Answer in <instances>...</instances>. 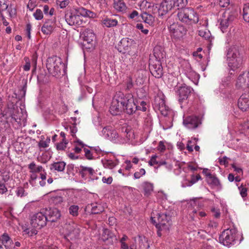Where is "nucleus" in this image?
Here are the masks:
<instances>
[{
  "mask_svg": "<svg viewBox=\"0 0 249 249\" xmlns=\"http://www.w3.org/2000/svg\"><path fill=\"white\" fill-rule=\"evenodd\" d=\"M93 13L81 7L66 12L65 18L67 23L71 26H81L83 23L81 17H92Z\"/></svg>",
  "mask_w": 249,
  "mask_h": 249,
  "instance_id": "obj_1",
  "label": "nucleus"
},
{
  "mask_svg": "<svg viewBox=\"0 0 249 249\" xmlns=\"http://www.w3.org/2000/svg\"><path fill=\"white\" fill-rule=\"evenodd\" d=\"M227 60L230 70L235 71L241 67L242 58L237 47L231 46L228 49L227 53Z\"/></svg>",
  "mask_w": 249,
  "mask_h": 249,
  "instance_id": "obj_2",
  "label": "nucleus"
},
{
  "mask_svg": "<svg viewBox=\"0 0 249 249\" xmlns=\"http://www.w3.org/2000/svg\"><path fill=\"white\" fill-rule=\"evenodd\" d=\"M177 16L179 21L188 25L196 24L199 20L196 13L190 8L179 10Z\"/></svg>",
  "mask_w": 249,
  "mask_h": 249,
  "instance_id": "obj_3",
  "label": "nucleus"
},
{
  "mask_svg": "<svg viewBox=\"0 0 249 249\" xmlns=\"http://www.w3.org/2000/svg\"><path fill=\"white\" fill-rule=\"evenodd\" d=\"M64 67L62 59L56 56L49 57L46 62V68L49 72L53 76H59L61 71Z\"/></svg>",
  "mask_w": 249,
  "mask_h": 249,
  "instance_id": "obj_4",
  "label": "nucleus"
},
{
  "mask_svg": "<svg viewBox=\"0 0 249 249\" xmlns=\"http://www.w3.org/2000/svg\"><path fill=\"white\" fill-rule=\"evenodd\" d=\"M64 67L62 59L56 56L49 57L46 62V68L49 72L53 76H59L61 71Z\"/></svg>",
  "mask_w": 249,
  "mask_h": 249,
  "instance_id": "obj_5",
  "label": "nucleus"
},
{
  "mask_svg": "<svg viewBox=\"0 0 249 249\" xmlns=\"http://www.w3.org/2000/svg\"><path fill=\"white\" fill-rule=\"evenodd\" d=\"M239 234L234 227L224 230L219 236L220 242L228 247L235 244L238 240Z\"/></svg>",
  "mask_w": 249,
  "mask_h": 249,
  "instance_id": "obj_6",
  "label": "nucleus"
},
{
  "mask_svg": "<svg viewBox=\"0 0 249 249\" xmlns=\"http://www.w3.org/2000/svg\"><path fill=\"white\" fill-rule=\"evenodd\" d=\"M124 94L122 92H117L114 96L109 109L111 114L113 115H117L124 110Z\"/></svg>",
  "mask_w": 249,
  "mask_h": 249,
  "instance_id": "obj_7",
  "label": "nucleus"
},
{
  "mask_svg": "<svg viewBox=\"0 0 249 249\" xmlns=\"http://www.w3.org/2000/svg\"><path fill=\"white\" fill-rule=\"evenodd\" d=\"M171 226L170 217L165 213L159 214L158 222L156 225L158 229L157 234L160 237L162 233H167Z\"/></svg>",
  "mask_w": 249,
  "mask_h": 249,
  "instance_id": "obj_8",
  "label": "nucleus"
},
{
  "mask_svg": "<svg viewBox=\"0 0 249 249\" xmlns=\"http://www.w3.org/2000/svg\"><path fill=\"white\" fill-rule=\"evenodd\" d=\"M47 222V215L43 209L30 216V223L34 228L40 229L46 225Z\"/></svg>",
  "mask_w": 249,
  "mask_h": 249,
  "instance_id": "obj_9",
  "label": "nucleus"
},
{
  "mask_svg": "<svg viewBox=\"0 0 249 249\" xmlns=\"http://www.w3.org/2000/svg\"><path fill=\"white\" fill-rule=\"evenodd\" d=\"M124 110L129 115L132 114L138 109V106L135 102L133 96L131 94L124 95Z\"/></svg>",
  "mask_w": 249,
  "mask_h": 249,
  "instance_id": "obj_10",
  "label": "nucleus"
},
{
  "mask_svg": "<svg viewBox=\"0 0 249 249\" xmlns=\"http://www.w3.org/2000/svg\"><path fill=\"white\" fill-rule=\"evenodd\" d=\"M235 16L232 12H225L220 18V28L224 33L229 26L234 20Z\"/></svg>",
  "mask_w": 249,
  "mask_h": 249,
  "instance_id": "obj_11",
  "label": "nucleus"
},
{
  "mask_svg": "<svg viewBox=\"0 0 249 249\" xmlns=\"http://www.w3.org/2000/svg\"><path fill=\"white\" fill-rule=\"evenodd\" d=\"M176 0H163L159 6H156L158 15L162 17L175 6Z\"/></svg>",
  "mask_w": 249,
  "mask_h": 249,
  "instance_id": "obj_12",
  "label": "nucleus"
},
{
  "mask_svg": "<svg viewBox=\"0 0 249 249\" xmlns=\"http://www.w3.org/2000/svg\"><path fill=\"white\" fill-rule=\"evenodd\" d=\"M235 86L237 89L241 90L249 88V72L240 74L236 79Z\"/></svg>",
  "mask_w": 249,
  "mask_h": 249,
  "instance_id": "obj_13",
  "label": "nucleus"
},
{
  "mask_svg": "<svg viewBox=\"0 0 249 249\" xmlns=\"http://www.w3.org/2000/svg\"><path fill=\"white\" fill-rule=\"evenodd\" d=\"M170 34L176 38L182 37L186 33L185 27L178 23H173L168 27Z\"/></svg>",
  "mask_w": 249,
  "mask_h": 249,
  "instance_id": "obj_14",
  "label": "nucleus"
},
{
  "mask_svg": "<svg viewBox=\"0 0 249 249\" xmlns=\"http://www.w3.org/2000/svg\"><path fill=\"white\" fill-rule=\"evenodd\" d=\"M183 124L188 129H194L201 124V122L199 118L196 116H188L184 118Z\"/></svg>",
  "mask_w": 249,
  "mask_h": 249,
  "instance_id": "obj_15",
  "label": "nucleus"
},
{
  "mask_svg": "<svg viewBox=\"0 0 249 249\" xmlns=\"http://www.w3.org/2000/svg\"><path fill=\"white\" fill-rule=\"evenodd\" d=\"M102 133L106 139L114 142H119V135L113 127L107 126L104 127Z\"/></svg>",
  "mask_w": 249,
  "mask_h": 249,
  "instance_id": "obj_16",
  "label": "nucleus"
},
{
  "mask_svg": "<svg viewBox=\"0 0 249 249\" xmlns=\"http://www.w3.org/2000/svg\"><path fill=\"white\" fill-rule=\"evenodd\" d=\"M149 70L151 74L156 78H160L163 74V69L161 62L156 60L149 64Z\"/></svg>",
  "mask_w": 249,
  "mask_h": 249,
  "instance_id": "obj_17",
  "label": "nucleus"
},
{
  "mask_svg": "<svg viewBox=\"0 0 249 249\" xmlns=\"http://www.w3.org/2000/svg\"><path fill=\"white\" fill-rule=\"evenodd\" d=\"M43 210L45 214L47 215V221L55 222L57 221L61 217V212L56 208H49Z\"/></svg>",
  "mask_w": 249,
  "mask_h": 249,
  "instance_id": "obj_18",
  "label": "nucleus"
},
{
  "mask_svg": "<svg viewBox=\"0 0 249 249\" xmlns=\"http://www.w3.org/2000/svg\"><path fill=\"white\" fill-rule=\"evenodd\" d=\"M134 138V132L130 128L123 127L121 129V137L119 136V142H127Z\"/></svg>",
  "mask_w": 249,
  "mask_h": 249,
  "instance_id": "obj_19",
  "label": "nucleus"
},
{
  "mask_svg": "<svg viewBox=\"0 0 249 249\" xmlns=\"http://www.w3.org/2000/svg\"><path fill=\"white\" fill-rule=\"evenodd\" d=\"M101 240L107 244H113L117 241L115 234L108 229H104L101 236Z\"/></svg>",
  "mask_w": 249,
  "mask_h": 249,
  "instance_id": "obj_20",
  "label": "nucleus"
},
{
  "mask_svg": "<svg viewBox=\"0 0 249 249\" xmlns=\"http://www.w3.org/2000/svg\"><path fill=\"white\" fill-rule=\"evenodd\" d=\"M193 91V89L190 87L183 86L179 87L177 91L179 101L181 102L186 100Z\"/></svg>",
  "mask_w": 249,
  "mask_h": 249,
  "instance_id": "obj_21",
  "label": "nucleus"
},
{
  "mask_svg": "<svg viewBox=\"0 0 249 249\" xmlns=\"http://www.w3.org/2000/svg\"><path fill=\"white\" fill-rule=\"evenodd\" d=\"M206 181L212 189H215L218 191L222 189V185L215 175L213 174L211 176L209 177L208 178H206Z\"/></svg>",
  "mask_w": 249,
  "mask_h": 249,
  "instance_id": "obj_22",
  "label": "nucleus"
},
{
  "mask_svg": "<svg viewBox=\"0 0 249 249\" xmlns=\"http://www.w3.org/2000/svg\"><path fill=\"white\" fill-rule=\"evenodd\" d=\"M238 107L243 111L249 108V94H243L238 101Z\"/></svg>",
  "mask_w": 249,
  "mask_h": 249,
  "instance_id": "obj_23",
  "label": "nucleus"
},
{
  "mask_svg": "<svg viewBox=\"0 0 249 249\" xmlns=\"http://www.w3.org/2000/svg\"><path fill=\"white\" fill-rule=\"evenodd\" d=\"M55 21L53 19L46 20L41 28V31L44 34L50 35L55 27Z\"/></svg>",
  "mask_w": 249,
  "mask_h": 249,
  "instance_id": "obj_24",
  "label": "nucleus"
},
{
  "mask_svg": "<svg viewBox=\"0 0 249 249\" xmlns=\"http://www.w3.org/2000/svg\"><path fill=\"white\" fill-rule=\"evenodd\" d=\"M156 102L157 107L161 114L164 116H167L169 111V108L165 105L164 100L162 98H159L156 99Z\"/></svg>",
  "mask_w": 249,
  "mask_h": 249,
  "instance_id": "obj_25",
  "label": "nucleus"
},
{
  "mask_svg": "<svg viewBox=\"0 0 249 249\" xmlns=\"http://www.w3.org/2000/svg\"><path fill=\"white\" fill-rule=\"evenodd\" d=\"M132 40L128 38H123L118 45V50L122 53H124L132 45Z\"/></svg>",
  "mask_w": 249,
  "mask_h": 249,
  "instance_id": "obj_26",
  "label": "nucleus"
},
{
  "mask_svg": "<svg viewBox=\"0 0 249 249\" xmlns=\"http://www.w3.org/2000/svg\"><path fill=\"white\" fill-rule=\"evenodd\" d=\"M13 244V241L11 237L6 233H4L0 237V245H2L7 248L11 249Z\"/></svg>",
  "mask_w": 249,
  "mask_h": 249,
  "instance_id": "obj_27",
  "label": "nucleus"
},
{
  "mask_svg": "<svg viewBox=\"0 0 249 249\" xmlns=\"http://www.w3.org/2000/svg\"><path fill=\"white\" fill-rule=\"evenodd\" d=\"M83 38L85 42L88 44H92L95 38V36L93 31L90 29H86L83 33Z\"/></svg>",
  "mask_w": 249,
  "mask_h": 249,
  "instance_id": "obj_28",
  "label": "nucleus"
},
{
  "mask_svg": "<svg viewBox=\"0 0 249 249\" xmlns=\"http://www.w3.org/2000/svg\"><path fill=\"white\" fill-rule=\"evenodd\" d=\"M94 174L95 171L92 168L82 165L80 166L79 174L83 178H85L88 175L92 176Z\"/></svg>",
  "mask_w": 249,
  "mask_h": 249,
  "instance_id": "obj_29",
  "label": "nucleus"
},
{
  "mask_svg": "<svg viewBox=\"0 0 249 249\" xmlns=\"http://www.w3.org/2000/svg\"><path fill=\"white\" fill-rule=\"evenodd\" d=\"M49 203L51 205L62 207L64 206L63 198L60 196L53 195L50 197Z\"/></svg>",
  "mask_w": 249,
  "mask_h": 249,
  "instance_id": "obj_30",
  "label": "nucleus"
},
{
  "mask_svg": "<svg viewBox=\"0 0 249 249\" xmlns=\"http://www.w3.org/2000/svg\"><path fill=\"white\" fill-rule=\"evenodd\" d=\"M114 8L117 11L120 12H124L127 9V7L124 0H114Z\"/></svg>",
  "mask_w": 249,
  "mask_h": 249,
  "instance_id": "obj_31",
  "label": "nucleus"
},
{
  "mask_svg": "<svg viewBox=\"0 0 249 249\" xmlns=\"http://www.w3.org/2000/svg\"><path fill=\"white\" fill-rule=\"evenodd\" d=\"M144 191V195L146 196H149L153 191V184L151 183L145 181L142 184Z\"/></svg>",
  "mask_w": 249,
  "mask_h": 249,
  "instance_id": "obj_32",
  "label": "nucleus"
},
{
  "mask_svg": "<svg viewBox=\"0 0 249 249\" xmlns=\"http://www.w3.org/2000/svg\"><path fill=\"white\" fill-rule=\"evenodd\" d=\"M66 166V163L64 161H57L52 163L51 165V170H54L57 172H62L64 170Z\"/></svg>",
  "mask_w": 249,
  "mask_h": 249,
  "instance_id": "obj_33",
  "label": "nucleus"
},
{
  "mask_svg": "<svg viewBox=\"0 0 249 249\" xmlns=\"http://www.w3.org/2000/svg\"><path fill=\"white\" fill-rule=\"evenodd\" d=\"M28 169L30 173H40L44 172V168L41 165H37L35 162L33 161L28 165Z\"/></svg>",
  "mask_w": 249,
  "mask_h": 249,
  "instance_id": "obj_34",
  "label": "nucleus"
},
{
  "mask_svg": "<svg viewBox=\"0 0 249 249\" xmlns=\"http://www.w3.org/2000/svg\"><path fill=\"white\" fill-rule=\"evenodd\" d=\"M91 207V213L92 214L100 213L104 211V207L100 203H92Z\"/></svg>",
  "mask_w": 249,
  "mask_h": 249,
  "instance_id": "obj_35",
  "label": "nucleus"
},
{
  "mask_svg": "<svg viewBox=\"0 0 249 249\" xmlns=\"http://www.w3.org/2000/svg\"><path fill=\"white\" fill-rule=\"evenodd\" d=\"M141 18L145 23H147L149 25H152L155 20L154 17L150 14L147 13H142L141 15Z\"/></svg>",
  "mask_w": 249,
  "mask_h": 249,
  "instance_id": "obj_36",
  "label": "nucleus"
},
{
  "mask_svg": "<svg viewBox=\"0 0 249 249\" xmlns=\"http://www.w3.org/2000/svg\"><path fill=\"white\" fill-rule=\"evenodd\" d=\"M139 246L141 249H149L150 245L148 239L145 236H139Z\"/></svg>",
  "mask_w": 249,
  "mask_h": 249,
  "instance_id": "obj_37",
  "label": "nucleus"
},
{
  "mask_svg": "<svg viewBox=\"0 0 249 249\" xmlns=\"http://www.w3.org/2000/svg\"><path fill=\"white\" fill-rule=\"evenodd\" d=\"M147 99H139L136 100V103L138 106V109L142 111H145L147 109Z\"/></svg>",
  "mask_w": 249,
  "mask_h": 249,
  "instance_id": "obj_38",
  "label": "nucleus"
},
{
  "mask_svg": "<svg viewBox=\"0 0 249 249\" xmlns=\"http://www.w3.org/2000/svg\"><path fill=\"white\" fill-rule=\"evenodd\" d=\"M102 22L105 26L108 28L116 26L118 24V21L116 19L110 18H105Z\"/></svg>",
  "mask_w": 249,
  "mask_h": 249,
  "instance_id": "obj_39",
  "label": "nucleus"
},
{
  "mask_svg": "<svg viewBox=\"0 0 249 249\" xmlns=\"http://www.w3.org/2000/svg\"><path fill=\"white\" fill-rule=\"evenodd\" d=\"M137 97L136 100L139 99H146L147 92L144 88H141L137 90Z\"/></svg>",
  "mask_w": 249,
  "mask_h": 249,
  "instance_id": "obj_40",
  "label": "nucleus"
},
{
  "mask_svg": "<svg viewBox=\"0 0 249 249\" xmlns=\"http://www.w3.org/2000/svg\"><path fill=\"white\" fill-rule=\"evenodd\" d=\"M102 162L105 168L110 169L113 168L117 164L116 161L111 160H102Z\"/></svg>",
  "mask_w": 249,
  "mask_h": 249,
  "instance_id": "obj_41",
  "label": "nucleus"
},
{
  "mask_svg": "<svg viewBox=\"0 0 249 249\" xmlns=\"http://www.w3.org/2000/svg\"><path fill=\"white\" fill-rule=\"evenodd\" d=\"M129 238L126 235H123V236L120 239V248L121 249H128L129 246L128 244Z\"/></svg>",
  "mask_w": 249,
  "mask_h": 249,
  "instance_id": "obj_42",
  "label": "nucleus"
},
{
  "mask_svg": "<svg viewBox=\"0 0 249 249\" xmlns=\"http://www.w3.org/2000/svg\"><path fill=\"white\" fill-rule=\"evenodd\" d=\"M79 207L78 205H72L69 208V213L73 217H76L79 214Z\"/></svg>",
  "mask_w": 249,
  "mask_h": 249,
  "instance_id": "obj_43",
  "label": "nucleus"
},
{
  "mask_svg": "<svg viewBox=\"0 0 249 249\" xmlns=\"http://www.w3.org/2000/svg\"><path fill=\"white\" fill-rule=\"evenodd\" d=\"M189 217L192 220H196L197 218V209L192 207H188Z\"/></svg>",
  "mask_w": 249,
  "mask_h": 249,
  "instance_id": "obj_44",
  "label": "nucleus"
},
{
  "mask_svg": "<svg viewBox=\"0 0 249 249\" xmlns=\"http://www.w3.org/2000/svg\"><path fill=\"white\" fill-rule=\"evenodd\" d=\"M243 16L245 21L249 22V3L245 4L244 6Z\"/></svg>",
  "mask_w": 249,
  "mask_h": 249,
  "instance_id": "obj_45",
  "label": "nucleus"
},
{
  "mask_svg": "<svg viewBox=\"0 0 249 249\" xmlns=\"http://www.w3.org/2000/svg\"><path fill=\"white\" fill-rule=\"evenodd\" d=\"M79 235V230L78 228H74L68 234V236L71 239L78 238Z\"/></svg>",
  "mask_w": 249,
  "mask_h": 249,
  "instance_id": "obj_46",
  "label": "nucleus"
},
{
  "mask_svg": "<svg viewBox=\"0 0 249 249\" xmlns=\"http://www.w3.org/2000/svg\"><path fill=\"white\" fill-rule=\"evenodd\" d=\"M9 2L8 0H0V14L8 9Z\"/></svg>",
  "mask_w": 249,
  "mask_h": 249,
  "instance_id": "obj_47",
  "label": "nucleus"
},
{
  "mask_svg": "<svg viewBox=\"0 0 249 249\" xmlns=\"http://www.w3.org/2000/svg\"><path fill=\"white\" fill-rule=\"evenodd\" d=\"M191 65L188 62H185L183 65V72L185 75L188 74L190 71H192Z\"/></svg>",
  "mask_w": 249,
  "mask_h": 249,
  "instance_id": "obj_48",
  "label": "nucleus"
},
{
  "mask_svg": "<svg viewBox=\"0 0 249 249\" xmlns=\"http://www.w3.org/2000/svg\"><path fill=\"white\" fill-rule=\"evenodd\" d=\"M187 0H176L175 5L180 8V9L183 8L187 4Z\"/></svg>",
  "mask_w": 249,
  "mask_h": 249,
  "instance_id": "obj_49",
  "label": "nucleus"
},
{
  "mask_svg": "<svg viewBox=\"0 0 249 249\" xmlns=\"http://www.w3.org/2000/svg\"><path fill=\"white\" fill-rule=\"evenodd\" d=\"M145 170L143 168L140 169L138 171H137L134 174V179H139L142 176L145 174Z\"/></svg>",
  "mask_w": 249,
  "mask_h": 249,
  "instance_id": "obj_50",
  "label": "nucleus"
},
{
  "mask_svg": "<svg viewBox=\"0 0 249 249\" xmlns=\"http://www.w3.org/2000/svg\"><path fill=\"white\" fill-rule=\"evenodd\" d=\"M33 16L36 19L39 20H41L43 18V15L42 11L40 9H37L36 12L34 13Z\"/></svg>",
  "mask_w": 249,
  "mask_h": 249,
  "instance_id": "obj_51",
  "label": "nucleus"
},
{
  "mask_svg": "<svg viewBox=\"0 0 249 249\" xmlns=\"http://www.w3.org/2000/svg\"><path fill=\"white\" fill-rule=\"evenodd\" d=\"M68 142L67 140H62V141L57 144L56 147L58 150H63L66 147Z\"/></svg>",
  "mask_w": 249,
  "mask_h": 249,
  "instance_id": "obj_52",
  "label": "nucleus"
},
{
  "mask_svg": "<svg viewBox=\"0 0 249 249\" xmlns=\"http://www.w3.org/2000/svg\"><path fill=\"white\" fill-rule=\"evenodd\" d=\"M186 76L192 81H193L194 79L195 80L196 79H197L198 77V74H197L193 70L190 71L188 74L186 75Z\"/></svg>",
  "mask_w": 249,
  "mask_h": 249,
  "instance_id": "obj_53",
  "label": "nucleus"
},
{
  "mask_svg": "<svg viewBox=\"0 0 249 249\" xmlns=\"http://www.w3.org/2000/svg\"><path fill=\"white\" fill-rule=\"evenodd\" d=\"M16 193L17 196L22 197L26 196L27 194L25 193V190L22 187H18L17 188Z\"/></svg>",
  "mask_w": 249,
  "mask_h": 249,
  "instance_id": "obj_54",
  "label": "nucleus"
},
{
  "mask_svg": "<svg viewBox=\"0 0 249 249\" xmlns=\"http://www.w3.org/2000/svg\"><path fill=\"white\" fill-rule=\"evenodd\" d=\"M238 189L240 191V194L243 198H245L247 196V189L244 187L242 185L238 187Z\"/></svg>",
  "mask_w": 249,
  "mask_h": 249,
  "instance_id": "obj_55",
  "label": "nucleus"
},
{
  "mask_svg": "<svg viewBox=\"0 0 249 249\" xmlns=\"http://www.w3.org/2000/svg\"><path fill=\"white\" fill-rule=\"evenodd\" d=\"M128 17L134 20H138L140 19V17L139 16V13L138 11L136 10L133 11V12L129 15Z\"/></svg>",
  "mask_w": 249,
  "mask_h": 249,
  "instance_id": "obj_56",
  "label": "nucleus"
},
{
  "mask_svg": "<svg viewBox=\"0 0 249 249\" xmlns=\"http://www.w3.org/2000/svg\"><path fill=\"white\" fill-rule=\"evenodd\" d=\"M198 35L200 36L203 37L206 39H208L210 38V33L209 32H205L203 30H200L198 32Z\"/></svg>",
  "mask_w": 249,
  "mask_h": 249,
  "instance_id": "obj_57",
  "label": "nucleus"
},
{
  "mask_svg": "<svg viewBox=\"0 0 249 249\" xmlns=\"http://www.w3.org/2000/svg\"><path fill=\"white\" fill-rule=\"evenodd\" d=\"M24 231L27 234H28L30 236H32L34 235H36L37 233V231L36 229H26Z\"/></svg>",
  "mask_w": 249,
  "mask_h": 249,
  "instance_id": "obj_58",
  "label": "nucleus"
},
{
  "mask_svg": "<svg viewBox=\"0 0 249 249\" xmlns=\"http://www.w3.org/2000/svg\"><path fill=\"white\" fill-rule=\"evenodd\" d=\"M136 27L145 35H147L148 33V30L147 29H144L143 25L142 23H138L136 25Z\"/></svg>",
  "mask_w": 249,
  "mask_h": 249,
  "instance_id": "obj_59",
  "label": "nucleus"
},
{
  "mask_svg": "<svg viewBox=\"0 0 249 249\" xmlns=\"http://www.w3.org/2000/svg\"><path fill=\"white\" fill-rule=\"evenodd\" d=\"M30 179L29 180L30 183L33 185L35 183L36 180L37 178V175L36 173H31Z\"/></svg>",
  "mask_w": 249,
  "mask_h": 249,
  "instance_id": "obj_60",
  "label": "nucleus"
},
{
  "mask_svg": "<svg viewBox=\"0 0 249 249\" xmlns=\"http://www.w3.org/2000/svg\"><path fill=\"white\" fill-rule=\"evenodd\" d=\"M84 151L85 152V155L86 158L88 160H92L93 159L92 154L89 149L87 148H84Z\"/></svg>",
  "mask_w": 249,
  "mask_h": 249,
  "instance_id": "obj_61",
  "label": "nucleus"
},
{
  "mask_svg": "<svg viewBox=\"0 0 249 249\" xmlns=\"http://www.w3.org/2000/svg\"><path fill=\"white\" fill-rule=\"evenodd\" d=\"M24 59L26 63L23 66V68L24 71H28L30 70L31 67L30 62L28 58H25Z\"/></svg>",
  "mask_w": 249,
  "mask_h": 249,
  "instance_id": "obj_62",
  "label": "nucleus"
},
{
  "mask_svg": "<svg viewBox=\"0 0 249 249\" xmlns=\"http://www.w3.org/2000/svg\"><path fill=\"white\" fill-rule=\"evenodd\" d=\"M157 156L154 155L152 156L150 160L148 161V164L150 166H153L155 164H158V161L156 160Z\"/></svg>",
  "mask_w": 249,
  "mask_h": 249,
  "instance_id": "obj_63",
  "label": "nucleus"
},
{
  "mask_svg": "<svg viewBox=\"0 0 249 249\" xmlns=\"http://www.w3.org/2000/svg\"><path fill=\"white\" fill-rule=\"evenodd\" d=\"M201 179V176L199 174H197L196 176L193 175L191 177V183L192 184H194Z\"/></svg>",
  "mask_w": 249,
  "mask_h": 249,
  "instance_id": "obj_64",
  "label": "nucleus"
}]
</instances>
